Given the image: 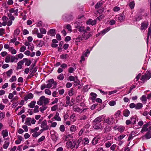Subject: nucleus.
Here are the masks:
<instances>
[{
	"mask_svg": "<svg viewBox=\"0 0 151 151\" xmlns=\"http://www.w3.org/2000/svg\"><path fill=\"white\" fill-rule=\"evenodd\" d=\"M5 33V29L3 28H1L0 29V35L1 36H2Z\"/></svg>",
	"mask_w": 151,
	"mask_h": 151,
	"instance_id": "56",
	"label": "nucleus"
},
{
	"mask_svg": "<svg viewBox=\"0 0 151 151\" xmlns=\"http://www.w3.org/2000/svg\"><path fill=\"white\" fill-rule=\"evenodd\" d=\"M31 118H28L26 119L25 122V124H26L28 125L29 126L31 125Z\"/></svg>",
	"mask_w": 151,
	"mask_h": 151,
	"instance_id": "34",
	"label": "nucleus"
},
{
	"mask_svg": "<svg viewBox=\"0 0 151 151\" xmlns=\"http://www.w3.org/2000/svg\"><path fill=\"white\" fill-rule=\"evenodd\" d=\"M130 119L131 121L132 124H136V119L134 117H131Z\"/></svg>",
	"mask_w": 151,
	"mask_h": 151,
	"instance_id": "52",
	"label": "nucleus"
},
{
	"mask_svg": "<svg viewBox=\"0 0 151 151\" xmlns=\"http://www.w3.org/2000/svg\"><path fill=\"white\" fill-rule=\"evenodd\" d=\"M13 73V70L10 69L9 70L6 72V74L7 76L8 77H10Z\"/></svg>",
	"mask_w": 151,
	"mask_h": 151,
	"instance_id": "31",
	"label": "nucleus"
},
{
	"mask_svg": "<svg viewBox=\"0 0 151 151\" xmlns=\"http://www.w3.org/2000/svg\"><path fill=\"white\" fill-rule=\"evenodd\" d=\"M148 25V24L147 22H144L142 23L141 29V30L145 29H146Z\"/></svg>",
	"mask_w": 151,
	"mask_h": 151,
	"instance_id": "17",
	"label": "nucleus"
},
{
	"mask_svg": "<svg viewBox=\"0 0 151 151\" xmlns=\"http://www.w3.org/2000/svg\"><path fill=\"white\" fill-rule=\"evenodd\" d=\"M76 69V68H75V69H74L73 68L70 67L68 69V71L69 73H73V71H74Z\"/></svg>",
	"mask_w": 151,
	"mask_h": 151,
	"instance_id": "62",
	"label": "nucleus"
},
{
	"mask_svg": "<svg viewBox=\"0 0 151 151\" xmlns=\"http://www.w3.org/2000/svg\"><path fill=\"white\" fill-rule=\"evenodd\" d=\"M47 83L46 87L47 88H50L52 87V88H55L57 86V83L54 81L53 79H51L47 81Z\"/></svg>",
	"mask_w": 151,
	"mask_h": 151,
	"instance_id": "1",
	"label": "nucleus"
},
{
	"mask_svg": "<svg viewBox=\"0 0 151 151\" xmlns=\"http://www.w3.org/2000/svg\"><path fill=\"white\" fill-rule=\"evenodd\" d=\"M57 78L60 80H63L64 78L63 74V73L60 74L59 76L57 77Z\"/></svg>",
	"mask_w": 151,
	"mask_h": 151,
	"instance_id": "46",
	"label": "nucleus"
},
{
	"mask_svg": "<svg viewBox=\"0 0 151 151\" xmlns=\"http://www.w3.org/2000/svg\"><path fill=\"white\" fill-rule=\"evenodd\" d=\"M40 33H38V38H42L43 36V34H45L46 33V30L45 28H40Z\"/></svg>",
	"mask_w": 151,
	"mask_h": 151,
	"instance_id": "8",
	"label": "nucleus"
},
{
	"mask_svg": "<svg viewBox=\"0 0 151 151\" xmlns=\"http://www.w3.org/2000/svg\"><path fill=\"white\" fill-rule=\"evenodd\" d=\"M151 27H149L148 29V31L147 34V41L148 40L149 37L151 35Z\"/></svg>",
	"mask_w": 151,
	"mask_h": 151,
	"instance_id": "58",
	"label": "nucleus"
},
{
	"mask_svg": "<svg viewBox=\"0 0 151 151\" xmlns=\"http://www.w3.org/2000/svg\"><path fill=\"white\" fill-rule=\"evenodd\" d=\"M49 129V126H46L45 128H42V129H41L39 132H38V136L42 133L44 131L47 130Z\"/></svg>",
	"mask_w": 151,
	"mask_h": 151,
	"instance_id": "32",
	"label": "nucleus"
},
{
	"mask_svg": "<svg viewBox=\"0 0 151 151\" xmlns=\"http://www.w3.org/2000/svg\"><path fill=\"white\" fill-rule=\"evenodd\" d=\"M75 26L76 28L78 29L81 27V24L80 22H77L75 23Z\"/></svg>",
	"mask_w": 151,
	"mask_h": 151,
	"instance_id": "48",
	"label": "nucleus"
},
{
	"mask_svg": "<svg viewBox=\"0 0 151 151\" xmlns=\"http://www.w3.org/2000/svg\"><path fill=\"white\" fill-rule=\"evenodd\" d=\"M129 5L131 9H133L134 8V7L135 5V3L134 1H132L130 2Z\"/></svg>",
	"mask_w": 151,
	"mask_h": 151,
	"instance_id": "51",
	"label": "nucleus"
},
{
	"mask_svg": "<svg viewBox=\"0 0 151 151\" xmlns=\"http://www.w3.org/2000/svg\"><path fill=\"white\" fill-rule=\"evenodd\" d=\"M147 98L145 95L142 96V97L140 98V100L144 104H145L146 103L147 101Z\"/></svg>",
	"mask_w": 151,
	"mask_h": 151,
	"instance_id": "24",
	"label": "nucleus"
},
{
	"mask_svg": "<svg viewBox=\"0 0 151 151\" xmlns=\"http://www.w3.org/2000/svg\"><path fill=\"white\" fill-rule=\"evenodd\" d=\"M150 126V123L149 122L147 123L146 124L143 125L142 128L140 131L142 133H143L144 132L148 131L149 127Z\"/></svg>",
	"mask_w": 151,
	"mask_h": 151,
	"instance_id": "5",
	"label": "nucleus"
},
{
	"mask_svg": "<svg viewBox=\"0 0 151 151\" xmlns=\"http://www.w3.org/2000/svg\"><path fill=\"white\" fill-rule=\"evenodd\" d=\"M82 35V36L83 39L85 40H87L92 36V34L91 32H88L85 31Z\"/></svg>",
	"mask_w": 151,
	"mask_h": 151,
	"instance_id": "6",
	"label": "nucleus"
},
{
	"mask_svg": "<svg viewBox=\"0 0 151 151\" xmlns=\"http://www.w3.org/2000/svg\"><path fill=\"white\" fill-rule=\"evenodd\" d=\"M77 128L75 125H71L70 128V131L72 132H75L77 130Z\"/></svg>",
	"mask_w": 151,
	"mask_h": 151,
	"instance_id": "25",
	"label": "nucleus"
},
{
	"mask_svg": "<svg viewBox=\"0 0 151 151\" xmlns=\"http://www.w3.org/2000/svg\"><path fill=\"white\" fill-rule=\"evenodd\" d=\"M9 50L12 54H15L17 53V51L12 47H10Z\"/></svg>",
	"mask_w": 151,
	"mask_h": 151,
	"instance_id": "33",
	"label": "nucleus"
},
{
	"mask_svg": "<svg viewBox=\"0 0 151 151\" xmlns=\"http://www.w3.org/2000/svg\"><path fill=\"white\" fill-rule=\"evenodd\" d=\"M114 128L115 130H117L121 133H122L125 130V127L123 126H115L114 127Z\"/></svg>",
	"mask_w": 151,
	"mask_h": 151,
	"instance_id": "7",
	"label": "nucleus"
},
{
	"mask_svg": "<svg viewBox=\"0 0 151 151\" xmlns=\"http://www.w3.org/2000/svg\"><path fill=\"white\" fill-rule=\"evenodd\" d=\"M26 49V47L24 46H22L20 49L19 51L20 52H24Z\"/></svg>",
	"mask_w": 151,
	"mask_h": 151,
	"instance_id": "57",
	"label": "nucleus"
},
{
	"mask_svg": "<svg viewBox=\"0 0 151 151\" xmlns=\"http://www.w3.org/2000/svg\"><path fill=\"white\" fill-rule=\"evenodd\" d=\"M90 95L92 97L91 99L92 100H95L97 96L96 94L94 93H91Z\"/></svg>",
	"mask_w": 151,
	"mask_h": 151,
	"instance_id": "39",
	"label": "nucleus"
},
{
	"mask_svg": "<svg viewBox=\"0 0 151 151\" xmlns=\"http://www.w3.org/2000/svg\"><path fill=\"white\" fill-rule=\"evenodd\" d=\"M125 19V16L124 14H121L118 17V20L120 21H122Z\"/></svg>",
	"mask_w": 151,
	"mask_h": 151,
	"instance_id": "35",
	"label": "nucleus"
},
{
	"mask_svg": "<svg viewBox=\"0 0 151 151\" xmlns=\"http://www.w3.org/2000/svg\"><path fill=\"white\" fill-rule=\"evenodd\" d=\"M86 23L88 24H91L93 25L96 24V20H92L91 19H89L87 21Z\"/></svg>",
	"mask_w": 151,
	"mask_h": 151,
	"instance_id": "19",
	"label": "nucleus"
},
{
	"mask_svg": "<svg viewBox=\"0 0 151 151\" xmlns=\"http://www.w3.org/2000/svg\"><path fill=\"white\" fill-rule=\"evenodd\" d=\"M48 35L53 36L55 35V30L54 29H51L47 32Z\"/></svg>",
	"mask_w": 151,
	"mask_h": 151,
	"instance_id": "16",
	"label": "nucleus"
},
{
	"mask_svg": "<svg viewBox=\"0 0 151 151\" xmlns=\"http://www.w3.org/2000/svg\"><path fill=\"white\" fill-rule=\"evenodd\" d=\"M73 109L74 111L76 112H78L81 113L82 111V109L79 107H75L74 106L73 107Z\"/></svg>",
	"mask_w": 151,
	"mask_h": 151,
	"instance_id": "22",
	"label": "nucleus"
},
{
	"mask_svg": "<svg viewBox=\"0 0 151 151\" xmlns=\"http://www.w3.org/2000/svg\"><path fill=\"white\" fill-rule=\"evenodd\" d=\"M76 142L73 141L72 142L69 141L66 143V145L68 148H70L71 149L74 148L76 145Z\"/></svg>",
	"mask_w": 151,
	"mask_h": 151,
	"instance_id": "4",
	"label": "nucleus"
},
{
	"mask_svg": "<svg viewBox=\"0 0 151 151\" xmlns=\"http://www.w3.org/2000/svg\"><path fill=\"white\" fill-rule=\"evenodd\" d=\"M68 57L67 54H63L60 56V58L62 59H66Z\"/></svg>",
	"mask_w": 151,
	"mask_h": 151,
	"instance_id": "47",
	"label": "nucleus"
},
{
	"mask_svg": "<svg viewBox=\"0 0 151 151\" xmlns=\"http://www.w3.org/2000/svg\"><path fill=\"white\" fill-rule=\"evenodd\" d=\"M74 89L73 88H71L68 94L70 96H72L73 94Z\"/></svg>",
	"mask_w": 151,
	"mask_h": 151,
	"instance_id": "63",
	"label": "nucleus"
},
{
	"mask_svg": "<svg viewBox=\"0 0 151 151\" xmlns=\"http://www.w3.org/2000/svg\"><path fill=\"white\" fill-rule=\"evenodd\" d=\"M145 137L147 139H149L151 137V132L149 130H148V132L145 134Z\"/></svg>",
	"mask_w": 151,
	"mask_h": 151,
	"instance_id": "27",
	"label": "nucleus"
},
{
	"mask_svg": "<svg viewBox=\"0 0 151 151\" xmlns=\"http://www.w3.org/2000/svg\"><path fill=\"white\" fill-rule=\"evenodd\" d=\"M33 97V95L32 93H29L28 95H26L24 97L25 101H27L29 99H32Z\"/></svg>",
	"mask_w": 151,
	"mask_h": 151,
	"instance_id": "15",
	"label": "nucleus"
},
{
	"mask_svg": "<svg viewBox=\"0 0 151 151\" xmlns=\"http://www.w3.org/2000/svg\"><path fill=\"white\" fill-rule=\"evenodd\" d=\"M49 100L48 99L45 98L44 96H42L40 98L39 101H38V104L41 105L44 104L45 105L49 103Z\"/></svg>",
	"mask_w": 151,
	"mask_h": 151,
	"instance_id": "3",
	"label": "nucleus"
},
{
	"mask_svg": "<svg viewBox=\"0 0 151 151\" xmlns=\"http://www.w3.org/2000/svg\"><path fill=\"white\" fill-rule=\"evenodd\" d=\"M45 93L48 95H50L51 94V91L49 89H46L45 90Z\"/></svg>",
	"mask_w": 151,
	"mask_h": 151,
	"instance_id": "55",
	"label": "nucleus"
},
{
	"mask_svg": "<svg viewBox=\"0 0 151 151\" xmlns=\"http://www.w3.org/2000/svg\"><path fill=\"white\" fill-rule=\"evenodd\" d=\"M37 130L38 128L37 127H36L34 129H31V132L33 133L32 134V136L33 137H36L38 136V133L37 132Z\"/></svg>",
	"mask_w": 151,
	"mask_h": 151,
	"instance_id": "11",
	"label": "nucleus"
},
{
	"mask_svg": "<svg viewBox=\"0 0 151 151\" xmlns=\"http://www.w3.org/2000/svg\"><path fill=\"white\" fill-rule=\"evenodd\" d=\"M17 81V78L15 76H13L10 79L9 81L11 83L16 81Z\"/></svg>",
	"mask_w": 151,
	"mask_h": 151,
	"instance_id": "40",
	"label": "nucleus"
},
{
	"mask_svg": "<svg viewBox=\"0 0 151 151\" xmlns=\"http://www.w3.org/2000/svg\"><path fill=\"white\" fill-rule=\"evenodd\" d=\"M18 9H14V8H11L9 10V12L11 13H14V15H15L16 16L18 15Z\"/></svg>",
	"mask_w": 151,
	"mask_h": 151,
	"instance_id": "14",
	"label": "nucleus"
},
{
	"mask_svg": "<svg viewBox=\"0 0 151 151\" xmlns=\"http://www.w3.org/2000/svg\"><path fill=\"white\" fill-rule=\"evenodd\" d=\"M47 108V106H46V105H43L41 107H40L39 109L40 111L43 113L44 111L46 110Z\"/></svg>",
	"mask_w": 151,
	"mask_h": 151,
	"instance_id": "36",
	"label": "nucleus"
},
{
	"mask_svg": "<svg viewBox=\"0 0 151 151\" xmlns=\"http://www.w3.org/2000/svg\"><path fill=\"white\" fill-rule=\"evenodd\" d=\"M46 126H48L47 125L46 121L45 120H44L42 123V124L41 125V127L42 128H45V127Z\"/></svg>",
	"mask_w": 151,
	"mask_h": 151,
	"instance_id": "38",
	"label": "nucleus"
},
{
	"mask_svg": "<svg viewBox=\"0 0 151 151\" xmlns=\"http://www.w3.org/2000/svg\"><path fill=\"white\" fill-rule=\"evenodd\" d=\"M142 19V16L140 15H138L137 17H136V21H139L141 19Z\"/></svg>",
	"mask_w": 151,
	"mask_h": 151,
	"instance_id": "61",
	"label": "nucleus"
},
{
	"mask_svg": "<svg viewBox=\"0 0 151 151\" xmlns=\"http://www.w3.org/2000/svg\"><path fill=\"white\" fill-rule=\"evenodd\" d=\"M65 141H68V140L70 139V138H72L73 137V136L71 134H69L65 136Z\"/></svg>",
	"mask_w": 151,
	"mask_h": 151,
	"instance_id": "42",
	"label": "nucleus"
},
{
	"mask_svg": "<svg viewBox=\"0 0 151 151\" xmlns=\"http://www.w3.org/2000/svg\"><path fill=\"white\" fill-rule=\"evenodd\" d=\"M105 122L109 124H112L114 122V118L112 116L105 120Z\"/></svg>",
	"mask_w": 151,
	"mask_h": 151,
	"instance_id": "9",
	"label": "nucleus"
},
{
	"mask_svg": "<svg viewBox=\"0 0 151 151\" xmlns=\"http://www.w3.org/2000/svg\"><path fill=\"white\" fill-rule=\"evenodd\" d=\"M58 108V105H54L51 107V110L52 111H55Z\"/></svg>",
	"mask_w": 151,
	"mask_h": 151,
	"instance_id": "54",
	"label": "nucleus"
},
{
	"mask_svg": "<svg viewBox=\"0 0 151 151\" xmlns=\"http://www.w3.org/2000/svg\"><path fill=\"white\" fill-rule=\"evenodd\" d=\"M88 117L86 115H83L80 117V120H85L87 119Z\"/></svg>",
	"mask_w": 151,
	"mask_h": 151,
	"instance_id": "60",
	"label": "nucleus"
},
{
	"mask_svg": "<svg viewBox=\"0 0 151 151\" xmlns=\"http://www.w3.org/2000/svg\"><path fill=\"white\" fill-rule=\"evenodd\" d=\"M36 62L37 61H35L34 63L32 65L31 67H30V72H32V73L33 74L35 73L37 71V68L36 67L34 68Z\"/></svg>",
	"mask_w": 151,
	"mask_h": 151,
	"instance_id": "10",
	"label": "nucleus"
},
{
	"mask_svg": "<svg viewBox=\"0 0 151 151\" xmlns=\"http://www.w3.org/2000/svg\"><path fill=\"white\" fill-rule=\"evenodd\" d=\"M151 77V73L150 71L147 70L146 73L142 76L141 79L144 83L149 79Z\"/></svg>",
	"mask_w": 151,
	"mask_h": 151,
	"instance_id": "2",
	"label": "nucleus"
},
{
	"mask_svg": "<svg viewBox=\"0 0 151 151\" xmlns=\"http://www.w3.org/2000/svg\"><path fill=\"white\" fill-rule=\"evenodd\" d=\"M78 29V31L80 32H84L85 31V28L83 26H81Z\"/></svg>",
	"mask_w": 151,
	"mask_h": 151,
	"instance_id": "50",
	"label": "nucleus"
},
{
	"mask_svg": "<svg viewBox=\"0 0 151 151\" xmlns=\"http://www.w3.org/2000/svg\"><path fill=\"white\" fill-rule=\"evenodd\" d=\"M76 115L75 114H73L70 116V119L71 120L73 121L74 122L76 120Z\"/></svg>",
	"mask_w": 151,
	"mask_h": 151,
	"instance_id": "49",
	"label": "nucleus"
},
{
	"mask_svg": "<svg viewBox=\"0 0 151 151\" xmlns=\"http://www.w3.org/2000/svg\"><path fill=\"white\" fill-rule=\"evenodd\" d=\"M83 38L82 36H79L77 38L75 39V41L76 42H80L81 40H82Z\"/></svg>",
	"mask_w": 151,
	"mask_h": 151,
	"instance_id": "43",
	"label": "nucleus"
},
{
	"mask_svg": "<svg viewBox=\"0 0 151 151\" xmlns=\"http://www.w3.org/2000/svg\"><path fill=\"white\" fill-rule=\"evenodd\" d=\"M69 79L71 81H74L76 82L77 81V77H74L72 76H70L69 77Z\"/></svg>",
	"mask_w": 151,
	"mask_h": 151,
	"instance_id": "28",
	"label": "nucleus"
},
{
	"mask_svg": "<svg viewBox=\"0 0 151 151\" xmlns=\"http://www.w3.org/2000/svg\"><path fill=\"white\" fill-rule=\"evenodd\" d=\"M98 138L95 137L93 139L92 143L93 145H95L98 143Z\"/></svg>",
	"mask_w": 151,
	"mask_h": 151,
	"instance_id": "41",
	"label": "nucleus"
},
{
	"mask_svg": "<svg viewBox=\"0 0 151 151\" xmlns=\"http://www.w3.org/2000/svg\"><path fill=\"white\" fill-rule=\"evenodd\" d=\"M59 113L58 112H57L55 116L53 117L54 119L58 121H61V119L60 117L59 116Z\"/></svg>",
	"mask_w": 151,
	"mask_h": 151,
	"instance_id": "20",
	"label": "nucleus"
},
{
	"mask_svg": "<svg viewBox=\"0 0 151 151\" xmlns=\"http://www.w3.org/2000/svg\"><path fill=\"white\" fill-rule=\"evenodd\" d=\"M23 64V62L22 60L19 61L17 63V69H20L22 68V66Z\"/></svg>",
	"mask_w": 151,
	"mask_h": 151,
	"instance_id": "26",
	"label": "nucleus"
},
{
	"mask_svg": "<svg viewBox=\"0 0 151 151\" xmlns=\"http://www.w3.org/2000/svg\"><path fill=\"white\" fill-rule=\"evenodd\" d=\"M102 3L99 2L95 5V7L96 9H98L102 5Z\"/></svg>",
	"mask_w": 151,
	"mask_h": 151,
	"instance_id": "45",
	"label": "nucleus"
},
{
	"mask_svg": "<svg viewBox=\"0 0 151 151\" xmlns=\"http://www.w3.org/2000/svg\"><path fill=\"white\" fill-rule=\"evenodd\" d=\"M143 105L142 103H138L136 104L135 109L137 110L140 109L143 107Z\"/></svg>",
	"mask_w": 151,
	"mask_h": 151,
	"instance_id": "18",
	"label": "nucleus"
},
{
	"mask_svg": "<svg viewBox=\"0 0 151 151\" xmlns=\"http://www.w3.org/2000/svg\"><path fill=\"white\" fill-rule=\"evenodd\" d=\"M61 132H63L65 130V127L63 125H61L59 128Z\"/></svg>",
	"mask_w": 151,
	"mask_h": 151,
	"instance_id": "53",
	"label": "nucleus"
},
{
	"mask_svg": "<svg viewBox=\"0 0 151 151\" xmlns=\"http://www.w3.org/2000/svg\"><path fill=\"white\" fill-rule=\"evenodd\" d=\"M123 114L124 116L127 117L129 115L130 111L128 109H125L123 111Z\"/></svg>",
	"mask_w": 151,
	"mask_h": 151,
	"instance_id": "23",
	"label": "nucleus"
},
{
	"mask_svg": "<svg viewBox=\"0 0 151 151\" xmlns=\"http://www.w3.org/2000/svg\"><path fill=\"white\" fill-rule=\"evenodd\" d=\"M11 61V56L10 55L7 56L5 59V62L8 63L10 62Z\"/></svg>",
	"mask_w": 151,
	"mask_h": 151,
	"instance_id": "44",
	"label": "nucleus"
},
{
	"mask_svg": "<svg viewBox=\"0 0 151 151\" xmlns=\"http://www.w3.org/2000/svg\"><path fill=\"white\" fill-rule=\"evenodd\" d=\"M125 136L124 134H121L118 137V139L120 140L123 139Z\"/></svg>",
	"mask_w": 151,
	"mask_h": 151,
	"instance_id": "64",
	"label": "nucleus"
},
{
	"mask_svg": "<svg viewBox=\"0 0 151 151\" xmlns=\"http://www.w3.org/2000/svg\"><path fill=\"white\" fill-rule=\"evenodd\" d=\"M102 116H100L96 118L93 121V123H101L100 122L102 120Z\"/></svg>",
	"mask_w": 151,
	"mask_h": 151,
	"instance_id": "12",
	"label": "nucleus"
},
{
	"mask_svg": "<svg viewBox=\"0 0 151 151\" xmlns=\"http://www.w3.org/2000/svg\"><path fill=\"white\" fill-rule=\"evenodd\" d=\"M36 101H31L30 103L28 104V106L29 107L31 108H33L36 104Z\"/></svg>",
	"mask_w": 151,
	"mask_h": 151,
	"instance_id": "37",
	"label": "nucleus"
},
{
	"mask_svg": "<svg viewBox=\"0 0 151 151\" xmlns=\"http://www.w3.org/2000/svg\"><path fill=\"white\" fill-rule=\"evenodd\" d=\"M9 142L8 141H5L3 145V148L4 149H6L9 146Z\"/></svg>",
	"mask_w": 151,
	"mask_h": 151,
	"instance_id": "29",
	"label": "nucleus"
},
{
	"mask_svg": "<svg viewBox=\"0 0 151 151\" xmlns=\"http://www.w3.org/2000/svg\"><path fill=\"white\" fill-rule=\"evenodd\" d=\"M20 31L19 29H16L14 32V36L17 37L19 34Z\"/></svg>",
	"mask_w": 151,
	"mask_h": 151,
	"instance_id": "30",
	"label": "nucleus"
},
{
	"mask_svg": "<svg viewBox=\"0 0 151 151\" xmlns=\"http://www.w3.org/2000/svg\"><path fill=\"white\" fill-rule=\"evenodd\" d=\"M93 127L95 129H101V123H93Z\"/></svg>",
	"mask_w": 151,
	"mask_h": 151,
	"instance_id": "13",
	"label": "nucleus"
},
{
	"mask_svg": "<svg viewBox=\"0 0 151 151\" xmlns=\"http://www.w3.org/2000/svg\"><path fill=\"white\" fill-rule=\"evenodd\" d=\"M116 104V102L114 101H111L109 102V104L111 106H114Z\"/></svg>",
	"mask_w": 151,
	"mask_h": 151,
	"instance_id": "59",
	"label": "nucleus"
},
{
	"mask_svg": "<svg viewBox=\"0 0 151 151\" xmlns=\"http://www.w3.org/2000/svg\"><path fill=\"white\" fill-rule=\"evenodd\" d=\"M1 134L4 138L8 136V133L7 130H4L1 132Z\"/></svg>",
	"mask_w": 151,
	"mask_h": 151,
	"instance_id": "21",
	"label": "nucleus"
}]
</instances>
